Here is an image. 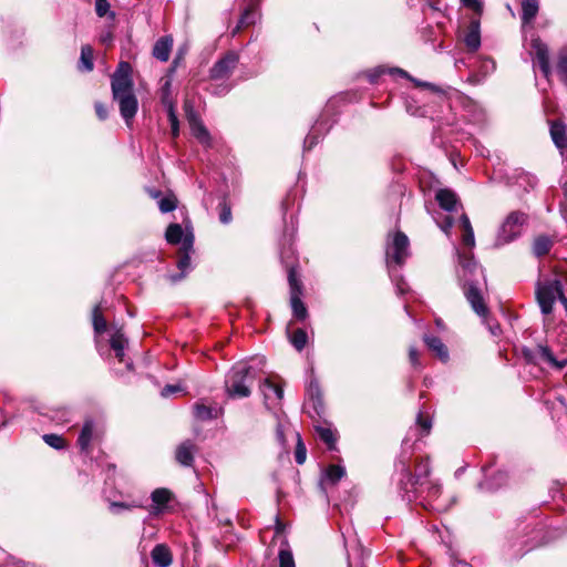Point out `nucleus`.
Wrapping results in <instances>:
<instances>
[{
    "label": "nucleus",
    "instance_id": "nucleus-1",
    "mask_svg": "<svg viewBox=\"0 0 567 567\" xmlns=\"http://www.w3.org/2000/svg\"><path fill=\"white\" fill-rule=\"evenodd\" d=\"M389 73L409 79L414 82L416 86L429 89L432 92L430 97H425V95L420 93L406 94L404 97V107L406 113L411 116L429 117L434 122L433 141L437 145H442L444 143L442 136L445 134V128H451L457 122L456 114L454 113L449 99L444 94L436 93L433 84L419 81L400 68L389 69Z\"/></svg>",
    "mask_w": 567,
    "mask_h": 567
},
{
    "label": "nucleus",
    "instance_id": "nucleus-2",
    "mask_svg": "<svg viewBox=\"0 0 567 567\" xmlns=\"http://www.w3.org/2000/svg\"><path fill=\"white\" fill-rule=\"evenodd\" d=\"M458 257V267L456 275L458 284L463 289L467 302L471 305L473 311L483 318L486 322L489 332L493 336L501 333V326L498 323H491L487 320L488 308L483 297V289L486 286V278L483 268L474 259L472 254L461 252L456 249Z\"/></svg>",
    "mask_w": 567,
    "mask_h": 567
},
{
    "label": "nucleus",
    "instance_id": "nucleus-3",
    "mask_svg": "<svg viewBox=\"0 0 567 567\" xmlns=\"http://www.w3.org/2000/svg\"><path fill=\"white\" fill-rule=\"evenodd\" d=\"M264 358L238 362L225 377V392L230 399H244L251 394V386L264 373Z\"/></svg>",
    "mask_w": 567,
    "mask_h": 567
},
{
    "label": "nucleus",
    "instance_id": "nucleus-4",
    "mask_svg": "<svg viewBox=\"0 0 567 567\" xmlns=\"http://www.w3.org/2000/svg\"><path fill=\"white\" fill-rule=\"evenodd\" d=\"M239 63V53L227 51L209 69L208 78L210 83L206 91L215 96H224L233 89L229 79Z\"/></svg>",
    "mask_w": 567,
    "mask_h": 567
},
{
    "label": "nucleus",
    "instance_id": "nucleus-5",
    "mask_svg": "<svg viewBox=\"0 0 567 567\" xmlns=\"http://www.w3.org/2000/svg\"><path fill=\"white\" fill-rule=\"evenodd\" d=\"M410 256V241L402 231H396L391 241L386 245V265L389 275L399 295L408 291V285L395 267L404 265Z\"/></svg>",
    "mask_w": 567,
    "mask_h": 567
},
{
    "label": "nucleus",
    "instance_id": "nucleus-6",
    "mask_svg": "<svg viewBox=\"0 0 567 567\" xmlns=\"http://www.w3.org/2000/svg\"><path fill=\"white\" fill-rule=\"evenodd\" d=\"M410 456L411 454L402 452L399 460L395 462V473L398 475V492H402L409 487L415 486L421 482L431 478V466L429 458H420L415 463L414 473L410 470Z\"/></svg>",
    "mask_w": 567,
    "mask_h": 567
},
{
    "label": "nucleus",
    "instance_id": "nucleus-7",
    "mask_svg": "<svg viewBox=\"0 0 567 567\" xmlns=\"http://www.w3.org/2000/svg\"><path fill=\"white\" fill-rule=\"evenodd\" d=\"M337 122L334 105L329 102L303 141V152L312 150Z\"/></svg>",
    "mask_w": 567,
    "mask_h": 567
},
{
    "label": "nucleus",
    "instance_id": "nucleus-8",
    "mask_svg": "<svg viewBox=\"0 0 567 567\" xmlns=\"http://www.w3.org/2000/svg\"><path fill=\"white\" fill-rule=\"evenodd\" d=\"M522 355L527 363L536 365H546L551 369L560 370L567 364L565 358L557 359L548 346L538 344L536 348L523 347Z\"/></svg>",
    "mask_w": 567,
    "mask_h": 567
},
{
    "label": "nucleus",
    "instance_id": "nucleus-9",
    "mask_svg": "<svg viewBox=\"0 0 567 567\" xmlns=\"http://www.w3.org/2000/svg\"><path fill=\"white\" fill-rule=\"evenodd\" d=\"M527 219L528 216L520 210L511 212L499 227L497 244L505 245L520 236Z\"/></svg>",
    "mask_w": 567,
    "mask_h": 567
},
{
    "label": "nucleus",
    "instance_id": "nucleus-10",
    "mask_svg": "<svg viewBox=\"0 0 567 567\" xmlns=\"http://www.w3.org/2000/svg\"><path fill=\"white\" fill-rule=\"evenodd\" d=\"M494 181L504 183L508 187H518L524 193H528L537 185V177L522 168H515L509 173L498 171L494 175Z\"/></svg>",
    "mask_w": 567,
    "mask_h": 567
},
{
    "label": "nucleus",
    "instance_id": "nucleus-11",
    "mask_svg": "<svg viewBox=\"0 0 567 567\" xmlns=\"http://www.w3.org/2000/svg\"><path fill=\"white\" fill-rule=\"evenodd\" d=\"M194 254V235L188 233L183 239V246L179 247L177 254L176 266L178 272L167 275L171 282H178L184 279L192 270V255Z\"/></svg>",
    "mask_w": 567,
    "mask_h": 567
},
{
    "label": "nucleus",
    "instance_id": "nucleus-12",
    "mask_svg": "<svg viewBox=\"0 0 567 567\" xmlns=\"http://www.w3.org/2000/svg\"><path fill=\"white\" fill-rule=\"evenodd\" d=\"M103 434L104 429L100 422L92 417L85 419L76 440L80 452L89 455L91 453L92 443L99 441Z\"/></svg>",
    "mask_w": 567,
    "mask_h": 567
},
{
    "label": "nucleus",
    "instance_id": "nucleus-13",
    "mask_svg": "<svg viewBox=\"0 0 567 567\" xmlns=\"http://www.w3.org/2000/svg\"><path fill=\"white\" fill-rule=\"evenodd\" d=\"M561 282L559 280H547L538 282L536 289V299L544 315L553 311V306L560 293Z\"/></svg>",
    "mask_w": 567,
    "mask_h": 567
},
{
    "label": "nucleus",
    "instance_id": "nucleus-14",
    "mask_svg": "<svg viewBox=\"0 0 567 567\" xmlns=\"http://www.w3.org/2000/svg\"><path fill=\"white\" fill-rule=\"evenodd\" d=\"M131 71L132 68L128 62H120L116 71L111 78L113 99L134 92Z\"/></svg>",
    "mask_w": 567,
    "mask_h": 567
},
{
    "label": "nucleus",
    "instance_id": "nucleus-15",
    "mask_svg": "<svg viewBox=\"0 0 567 567\" xmlns=\"http://www.w3.org/2000/svg\"><path fill=\"white\" fill-rule=\"evenodd\" d=\"M530 47L534 53V65H537L544 78L548 80L551 74L548 45L539 38H534L530 41Z\"/></svg>",
    "mask_w": 567,
    "mask_h": 567
},
{
    "label": "nucleus",
    "instance_id": "nucleus-16",
    "mask_svg": "<svg viewBox=\"0 0 567 567\" xmlns=\"http://www.w3.org/2000/svg\"><path fill=\"white\" fill-rule=\"evenodd\" d=\"M259 388L264 395V402L267 409H272L279 405L284 398V389L281 385L274 383L268 378H265L260 382Z\"/></svg>",
    "mask_w": 567,
    "mask_h": 567
},
{
    "label": "nucleus",
    "instance_id": "nucleus-17",
    "mask_svg": "<svg viewBox=\"0 0 567 567\" xmlns=\"http://www.w3.org/2000/svg\"><path fill=\"white\" fill-rule=\"evenodd\" d=\"M462 107H463V117L473 124H483L485 122V111L484 109L475 101L467 96L460 97Z\"/></svg>",
    "mask_w": 567,
    "mask_h": 567
},
{
    "label": "nucleus",
    "instance_id": "nucleus-18",
    "mask_svg": "<svg viewBox=\"0 0 567 567\" xmlns=\"http://www.w3.org/2000/svg\"><path fill=\"white\" fill-rule=\"evenodd\" d=\"M113 100L118 103L121 116L130 125L138 110V101L134 92L114 97Z\"/></svg>",
    "mask_w": 567,
    "mask_h": 567
},
{
    "label": "nucleus",
    "instance_id": "nucleus-19",
    "mask_svg": "<svg viewBox=\"0 0 567 567\" xmlns=\"http://www.w3.org/2000/svg\"><path fill=\"white\" fill-rule=\"evenodd\" d=\"M307 396L308 402L306 403L305 408L308 409L311 404L313 413L318 416H321L324 412V404L320 384L316 378H312L307 385Z\"/></svg>",
    "mask_w": 567,
    "mask_h": 567
},
{
    "label": "nucleus",
    "instance_id": "nucleus-20",
    "mask_svg": "<svg viewBox=\"0 0 567 567\" xmlns=\"http://www.w3.org/2000/svg\"><path fill=\"white\" fill-rule=\"evenodd\" d=\"M442 494V485L436 480L434 484L429 485V493L423 497L424 503H417L424 508H432L435 511L446 509V505L440 501Z\"/></svg>",
    "mask_w": 567,
    "mask_h": 567
},
{
    "label": "nucleus",
    "instance_id": "nucleus-21",
    "mask_svg": "<svg viewBox=\"0 0 567 567\" xmlns=\"http://www.w3.org/2000/svg\"><path fill=\"white\" fill-rule=\"evenodd\" d=\"M435 481L436 480L432 478L425 480L421 482V486H419V484H415V486H411L400 492L399 494L404 501H408L409 503H424L423 497H425V495H427L429 493V485L434 484Z\"/></svg>",
    "mask_w": 567,
    "mask_h": 567
},
{
    "label": "nucleus",
    "instance_id": "nucleus-22",
    "mask_svg": "<svg viewBox=\"0 0 567 567\" xmlns=\"http://www.w3.org/2000/svg\"><path fill=\"white\" fill-rule=\"evenodd\" d=\"M439 206L446 212H455L461 206L458 196L450 188H440L435 194Z\"/></svg>",
    "mask_w": 567,
    "mask_h": 567
},
{
    "label": "nucleus",
    "instance_id": "nucleus-23",
    "mask_svg": "<svg viewBox=\"0 0 567 567\" xmlns=\"http://www.w3.org/2000/svg\"><path fill=\"white\" fill-rule=\"evenodd\" d=\"M173 43L174 40L171 34L161 37L153 47V56L161 62H167L173 49Z\"/></svg>",
    "mask_w": 567,
    "mask_h": 567
},
{
    "label": "nucleus",
    "instance_id": "nucleus-24",
    "mask_svg": "<svg viewBox=\"0 0 567 567\" xmlns=\"http://www.w3.org/2000/svg\"><path fill=\"white\" fill-rule=\"evenodd\" d=\"M508 475L504 471H497L492 476L485 474V478L478 483V488L486 492H495L507 484Z\"/></svg>",
    "mask_w": 567,
    "mask_h": 567
},
{
    "label": "nucleus",
    "instance_id": "nucleus-25",
    "mask_svg": "<svg viewBox=\"0 0 567 567\" xmlns=\"http://www.w3.org/2000/svg\"><path fill=\"white\" fill-rule=\"evenodd\" d=\"M195 444L190 440L182 442L175 453L176 461L183 466H193Z\"/></svg>",
    "mask_w": 567,
    "mask_h": 567
},
{
    "label": "nucleus",
    "instance_id": "nucleus-26",
    "mask_svg": "<svg viewBox=\"0 0 567 567\" xmlns=\"http://www.w3.org/2000/svg\"><path fill=\"white\" fill-rule=\"evenodd\" d=\"M423 340L429 350H431L442 362L449 361L450 353L441 338L433 334H425Z\"/></svg>",
    "mask_w": 567,
    "mask_h": 567
},
{
    "label": "nucleus",
    "instance_id": "nucleus-27",
    "mask_svg": "<svg viewBox=\"0 0 567 567\" xmlns=\"http://www.w3.org/2000/svg\"><path fill=\"white\" fill-rule=\"evenodd\" d=\"M151 558L155 567H169L173 557L165 544H157L151 551Z\"/></svg>",
    "mask_w": 567,
    "mask_h": 567
},
{
    "label": "nucleus",
    "instance_id": "nucleus-28",
    "mask_svg": "<svg viewBox=\"0 0 567 567\" xmlns=\"http://www.w3.org/2000/svg\"><path fill=\"white\" fill-rule=\"evenodd\" d=\"M173 494L167 488H156L151 494V499L153 502V513L159 514L163 513L166 508L167 504L172 501Z\"/></svg>",
    "mask_w": 567,
    "mask_h": 567
},
{
    "label": "nucleus",
    "instance_id": "nucleus-29",
    "mask_svg": "<svg viewBox=\"0 0 567 567\" xmlns=\"http://www.w3.org/2000/svg\"><path fill=\"white\" fill-rule=\"evenodd\" d=\"M464 43L468 51L475 52L481 47L480 21L472 20L464 35Z\"/></svg>",
    "mask_w": 567,
    "mask_h": 567
},
{
    "label": "nucleus",
    "instance_id": "nucleus-30",
    "mask_svg": "<svg viewBox=\"0 0 567 567\" xmlns=\"http://www.w3.org/2000/svg\"><path fill=\"white\" fill-rule=\"evenodd\" d=\"M550 136L558 150L561 152L567 148V125L555 121L550 124Z\"/></svg>",
    "mask_w": 567,
    "mask_h": 567
},
{
    "label": "nucleus",
    "instance_id": "nucleus-31",
    "mask_svg": "<svg viewBox=\"0 0 567 567\" xmlns=\"http://www.w3.org/2000/svg\"><path fill=\"white\" fill-rule=\"evenodd\" d=\"M128 341L120 329H117L110 339L111 349L120 362H125V348Z\"/></svg>",
    "mask_w": 567,
    "mask_h": 567
},
{
    "label": "nucleus",
    "instance_id": "nucleus-32",
    "mask_svg": "<svg viewBox=\"0 0 567 567\" xmlns=\"http://www.w3.org/2000/svg\"><path fill=\"white\" fill-rule=\"evenodd\" d=\"M223 413V409H215L203 403L194 405V416L199 421H209L217 419Z\"/></svg>",
    "mask_w": 567,
    "mask_h": 567
},
{
    "label": "nucleus",
    "instance_id": "nucleus-33",
    "mask_svg": "<svg viewBox=\"0 0 567 567\" xmlns=\"http://www.w3.org/2000/svg\"><path fill=\"white\" fill-rule=\"evenodd\" d=\"M286 268L288 270L290 296L302 295V284L297 277L296 266L293 267V260H287Z\"/></svg>",
    "mask_w": 567,
    "mask_h": 567
},
{
    "label": "nucleus",
    "instance_id": "nucleus-34",
    "mask_svg": "<svg viewBox=\"0 0 567 567\" xmlns=\"http://www.w3.org/2000/svg\"><path fill=\"white\" fill-rule=\"evenodd\" d=\"M539 10L538 0H523L522 1V21L523 23L532 22L537 16Z\"/></svg>",
    "mask_w": 567,
    "mask_h": 567
},
{
    "label": "nucleus",
    "instance_id": "nucleus-35",
    "mask_svg": "<svg viewBox=\"0 0 567 567\" xmlns=\"http://www.w3.org/2000/svg\"><path fill=\"white\" fill-rule=\"evenodd\" d=\"M193 136L205 147L212 146V136L203 122L189 125Z\"/></svg>",
    "mask_w": 567,
    "mask_h": 567
},
{
    "label": "nucleus",
    "instance_id": "nucleus-36",
    "mask_svg": "<svg viewBox=\"0 0 567 567\" xmlns=\"http://www.w3.org/2000/svg\"><path fill=\"white\" fill-rule=\"evenodd\" d=\"M257 17L258 12L252 4L246 8L239 18L238 24L233 30V35L237 34L241 28L255 24Z\"/></svg>",
    "mask_w": 567,
    "mask_h": 567
},
{
    "label": "nucleus",
    "instance_id": "nucleus-37",
    "mask_svg": "<svg viewBox=\"0 0 567 567\" xmlns=\"http://www.w3.org/2000/svg\"><path fill=\"white\" fill-rule=\"evenodd\" d=\"M553 245V239L549 236H538L533 243V252L536 257H543L550 251Z\"/></svg>",
    "mask_w": 567,
    "mask_h": 567
},
{
    "label": "nucleus",
    "instance_id": "nucleus-38",
    "mask_svg": "<svg viewBox=\"0 0 567 567\" xmlns=\"http://www.w3.org/2000/svg\"><path fill=\"white\" fill-rule=\"evenodd\" d=\"M344 475V466L334 464L329 465L323 472L322 483L326 482L331 485H336Z\"/></svg>",
    "mask_w": 567,
    "mask_h": 567
},
{
    "label": "nucleus",
    "instance_id": "nucleus-39",
    "mask_svg": "<svg viewBox=\"0 0 567 567\" xmlns=\"http://www.w3.org/2000/svg\"><path fill=\"white\" fill-rule=\"evenodd\" d=\"M161 93V103L165 107L166 111L176 109L175 101L172 96V80L166 79L159 90Z\"/></svg>",
    "mask_w": 567,
    "mask_h": 567
},
{
    "label": "nucleus",
    "instance_id": "nucleus-40",
    "mask_svg": "<svg viewBox=\"0 0 567 567\" xmlns=\"http://www.w3.org/2000/svg\"><path fill=\"white\" fill-rule=\"evenodd\" d=\"M556 72L561 83L567 86V44L557 54Z\"/></svg>",
    "mask_w": 567,
    "mask_h": 567
},
{
    "label": "nucleus",
    "instance_id": "nucleus-41",
    "mask_svg": "<svg viewBox=\"0 0 567 567\" xmlns=\"http://www.w3.org/2000/svg\"><path fill=\"white\" fill-rule=\"evenodd\" d=\"M186 235L179 224H171L165 231V238L172 245L181 244L183 246V239Z\"/></svg>",
    "mask_w": 567,
    "mask_h": 567
},
{
    "label": "nucleus",
    "instance_id": "nucleus-42",
    "mask_svg": "<svg viewBox=\"0 0 567 567\" xmlns=\"http://www.w3.org/2000/svg\"><path fill=\"white\" fill-rule=\"evenodd\" d=\"M279 567H296L291 549L286 538L281 542V548L278 553Z\"/></svg>",
    "mask_w": 567,
    "mask_h": 567
},
{
    "label": "nucleus",
    "instance_id": "nucleus-43",
    "mask_svg": "<svg viewBox=\"0 0 567 567\" xmlns=\"http://www.w3.org/2000/svg\"><path fill=\"white\" fill-rule=\"evenodd\" d=\"M94 68L93 63V49L91 45L85 44L81 48V56H80V64L79 69L90 72Z\"/></svg>",
    "mask_w": 567,
    "mask_h": 567
},
{
    "label": "nucleus",
    "instance_id": "nucleus-44",
    "mask_svg": "<svg viewBox=\"0 0 567 567\" xmlns=\"http://www.w3.org/2000/svg\"><path fill=\"white\" fill-rule=\"evenodd\" d=\"M49 417L58 424L65 425L72 421V411L68 408L52 409Z\"/></svg>",
    "mask_w": 567,
    "mask_h": 567
},
{
    "label": "nucleus",
    "instance_id": "nucleus-45",
    "mask_svg": "<svg viewBox=\"0 0 567 567\" xmlns=\"http://www.w3.org/2000/svg\"><path fill=\"white\" fill-rule=\"evenodd\" d=\"M290 303L293 317L297 320L303 321L308 317V310L301 300V295L290 296Z\"/></svg>",
    "mask_w": 567,
    "mask_h": 567
},
{
    "label": "nucleus",
    "instance_id": "nucleus-46",
    "mask_svg": "<svg viewBox=\"0 0 567 567\" xmlns=\"http://www.w3.org/2000/svg\"><path fill=\"white\" fill-rule=\"evenodd\" d=\"M92 323L95 334L105 332L107 324L99 305L95 306L92 310Z\"/></svg>",
    "mask_w": 567,
    "mask_h": 567
},
{
    "label": "nucleus",
    "instance_id": "nucleus-47",
    "mask_svg": "<svg viewBox=\"0 0 567 567\" xmlns=\"http://www.w3.org/2000/svg\"><path fill=\"white\" fill-rule=\"evenodd\" d=\"M317 432L320 440L327 444L328 450H337V437L331 429L324 426H317Z\"/></svg>",
    "mask_w": 567,
    "mask_h": 567
},
{
    "label": "nucleus",
    "instance_id": "nucleus-48",
    "mask_svg": "<svg viewBox=\"0 0 567 567\" xmlns=\"http://www.w3.org/2000/svg\"><path fill=\"white\" fill-rule=\"evenodd\" d=\"M307 341H308L307 332L301 328L295 330L290 337L291 344L298 351H301L305 349Z\"/></svg>",
    "mask_w": 567,
    "mask_h": 567
},
{
    "label": "nucleus",
    "instance_id": "nucleus-49",
    "mask_svg": "<svg viewBox=\"0 0 567 567\" xmlns=\"http://www.w3.org/2000/svg\"><path fill=\"white\" fill-rule=\"evenodd\" d=\"M432 429V421L429 417H424L422 411L419 412L416 416V427L412 431L420 430V436L427 435Z\"/></svg>",
    "mask_w": 567,
    "mask_h": 567
},
{
    "label": "nucleus",
    "instance_id": "nucleus-50",
    "mask_svg": "<svg viewBox=\"0 0 567 567\" xmlns=\"http://www.w3.org/2000/svg\"><path fill=\"white\" fill-rule=\"evenodd\" d=\"M42 439L49 446H51L55 450H63L66 445L63 436L59 435V434H53V433L44 434L42 436Z\"/></svg>",
    "mask_w": 567,
    "mask_h": 567
},
{
    "label": "nucleus",
    "instance_id": "nucleus-51",
    "mask_svg": "<svg viewBox=\"0 0 567 567\" xmlns=\"http://www.w3.org/2000/svg\"><path fill=\"white\" fill-rule=\"evenodd\" d=\"M95 12L100 18L107 16L111 20L115 19V12L110 10L107 0H95Z\"/></svg>",
    "mask_w": 567,
    "mask_h": 567
},
{
    "label": "nucleus",
    "instance_id": "nucleus-52",
    "mask_svg": "<svg viewBox=\"0 0 567 567\" xmlns=\"http://www.w3.org/2000/svg\"><path fill=\"white\" fill-rule=\"evenodd\" d=\"M184 111L189 125L203 122L199 114L195 111L193 104L189 101L185 102Z\"/></svg>",
    "mask_w": 567,
    "mask_h": 567
},
{
    "label": "nucleus",
    "instance_id": "nucleus-53",
    "mask_svg": "<svg viewBox=\"0 0 567 567\" xmlns=\"http://www.w3.org/2000/svg\"><path fill=\"white\" fill-rule=\"evenodd\" d=\"M184 111L189 125L203 122L199 114L195 111L193 104L189 101L185 102Z\"/></svg>",
    "mask_w": 567,
    "mask_h": 567
},
{
    "label": "nucleus",
    "instance_id": "nucleus-54",
    "mask_svg": "<svg viewBox=\"0 0 567 567\" xmlns=\"http://www.w3.org/2000/svg\"><path fill=\"white\" fill-rule=\"evenodd\" d=\"M166 112H167V117H168V121H169V124H171L172 137L176 138L179 135V121H178V117H177V114H176V109L168 110Z\"/></svg>",
    "mask_w": 567,
    "mask_h": 567
},
{
    "label": "nucleus",
    "instance_id": "nucleus-55",
    "mask_svg": "<svg viewBox=\"0 0 567 567\" xmlns=\"http://www.w3.org/2000/svg\"><path fill=\"white\" fill-rule=\"evenodd\" d=\"M306 457H307V449H306L300 435H298V442H297L296 450H295L296 463L299 465L303 464L306 461Z\"/></svg>",
    "mask_w": 567,
    "mask_h": 567
},
{
    "label": "nucleus",
    "instance_id": "nucleus-56",
    "mask_svg": "<svg viewBox=\"0 0 567 567\" xmlns=\"http://www.w3.org/2000/svg\"><path fill=\"white\" fill-rule=\"evenodd\" d=\"M140 507L135 502L132 503H124V502H111L110 503V511L114 514H120L122 511H130L133 508Z\"/></svg>",
    "mask_w": 567,
    "mask_h": 567
},
{
    "label": "nucleus",
    "instance_id": "nucleus-57",
    "mask_svg": "<svg viewBox=\"0 0 567 567\" xmlns=\"http://www.w3.org/2000/svg\"><path fill=\"white\" fill-rule=\"evenodd\" d=\"M280 259H281V262L286 266V261L287 260H293V267L296 266V252H295V249L292 248L291 245H289L288 247L286 246H282L281 249H280Z\"/></svg>",
    "mask_w": 567,
    "mask_h": 567
},
{
    "label": "nucleus",
    "instance_id": "nucleus-58",
    "mask_svg": "<svg viewBox=\"0 0 567 567\" xmlns=\"http://www.w3.org/2000/svg\"><path fill=\"white\" fill-rule=\"evenodd\" d=\"M219 220L225 225L231 221V209L226 202L219 204Z\"/></svg>",
    "mask_w": 567,
    "mask_h": 567
},
{
    "label": "nucleus",
    "instance_id": "nucleus-59",
    "mask_svg": "<svg viewBox=\"0 0 567 567\" xmlns=\"http://www.w3.org/2000/svg\"><path fill=\"white\" fill-rule=\"evenodd\" d=\"M158 207L164 214L173 212L176 208V200L171 197H163L158 202Z\"/></svg>",
    "mask_w": 567,
    "mask_h": 567
},
{
    "label": "nucleus",
    "instance_id": "nucleus-60",
    "mask_svg": "<svg viewBox=\"0 0 567 567\" xmlns=\"http://www.w3.org/2000/svg\"><path fill=\"white\" fill-rule=\"evenodd\" d=\"M409 360L413 368H415V369L422 368V364L420 362V353H419L417 349L413 346H411L409 349Z\"/></svg>",
    "mask_w": 567,
    "mask_h": 567
},
{
    "label": "nucleus",
    "instance_id": "nucleus-61",
    "mask_svg": "<svg viewBox=\"0 0 567 567\" xmlns=\"http://www.w3.org/2000/svg\"><path fill=\"white\" fill-rule=\"evenodd\" d=\"M461 3L473 11H475L477 14H481L483 11V3L480 0H461Z\"/></svg>",
    "mask_w": 567,
    "mask_h": 567
},
{
    "label": "nucleus",
    "instance_id": "nucleus-62",
    "mask_svg": "<svg viewBox=\"0 0 567 567\" xmlns=\"http://www.w3.org/2000/svg\"><path fill=\"white\" fill-rule=\"evenodd\" d=\"M462 243L465 247L472 249L475 246L474 230L463 231Z\"/></svg>",
    "mask_w": 567,
    "mask_h": 567
},
{
    "label": "nucleus",
    "instance_id": "nucleus-63",
    "mask_svg": "<svg viewBox=\"0 0 567 567\" xmlns=\"http://www.w3.org/2000/svg\"><path fill=\"white\" fill-rule=\"evenodd\" d=\"M385 73V69L377 68L368 73V79L370 83H375L378 79Z\"/></svg>",
    "mask_w": 567,
    "mask_h": 567
},
{
    "label": "nucleus",
    "instance_id": "nucleus-64",
    "mask_svg": "<svg viewBox=\"0 0 567 567\" xmlns=\"http://www.w3.org/2000/svg\"><path fill=\"white\" fill-rule=\"evenodd\" d=\"M95 112L100 120L104 121L107 117V110L105 105L101 102L95 103Z\"/></svg>",
    "mask_w": 567,
    "mask_h": 567
}]
</instances>
